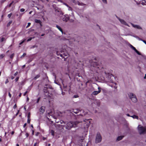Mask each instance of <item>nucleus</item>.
<instances>
[{"instance_id":"nucleus-1","label":"nucleus","mask_w":146,"mask_h":146,"mask_svg":"<svg viewBox=\"0 0 146 146\" xmlns=\"http://www.w3.org/2000/svg\"><path fill=\"white\" fill-rule=\"evenodd\" d=\"M79 123V122L78 121L75 122L70 121L68 122V123H64L65 124H66V125H62V126H65L66 129H69L72 127H76L77 124Z\"/></svg>"},{"instance_id":"nucleus-2","label":"nucleus","mask_w":146,"mask_h":146,"mask_svg":"<svg viewBox=\"0 0 146 146\" xmlns=\"http://www.w3.org/2000/svg\"><path fill=\"white\" fill-rule=\"evenodd\" d=\"M138 130L140 134H143L146 133V127L139 125L138 127Z\"/></svg>"},{"instance_id":"nucleus-3","label":"nucleus","mask_w":146,"mask_h":146,"mask_svg":"<svg viewBox=\"0 0 146 146\" xmlns=\"http://www.w3.org/2000/svg\"><path fill=\"white\" fill-rule=\"evenodd\" d=\"M102 137L100 134L98 133L96 135L95 139V142L96 143H100L102 141Z\"/></svg>"},{"instance_id":"nucleus-4","label":"nucleus","mask_w":146,"mask_h":146,"mask_svg":"<svg viewBox=\"0 0 146 146\" xmlns=\"http://www.w3.org/2000/svg\"><path fill=\"white\" fill-rule=\"evenodd\" d=\"M69 19V17L68 15H63L61 18V19L65 22H67Z\"/></svg>"},{"instance_id":"nucleus-5","label":"nucleus","mask_w":146,"mask_h":146,"mask_svg":"<svg viewBox=\"0 0 146 146\" xmlns=\"http://www.w3.org/2000/svg\"><path fill=\"white\" fill-rule=\"evenodd\" d=\"M114 78V77L112 75H109L107 79H108V81L109 82L113 83V79Z\"/></svg>"},{"instance_id":"nucleus-6","label":"nucleus","mask_w":146,"mask_h":146,"mask_svg":"<svg viewBox=\"0 0 146 146\" xmlns=\"http://www.w3.org/2000/svg\"><path fill=\"white\" fill-rule=\"evenodd\" d=\"M137 4H141L143 5L145 4V1L143 0H134Z\"/></svg>"},{"instance_id":"nucleus-7","label":"nucleus","mask_w":146,"mask_h":146,"mask_svg":"<svg viewBox=\"0 0 146 146\" xmlns=\"http://www.w3.org/2000/svg\"><path fill=\"white\" fill-rule=\"evenodd\" d=\"M98 91H95L92 93V95H96L99 93L101 91V89L100 87L98 88Z\"/></svg>"},{"instance_id":"nucleus-8","label":"nucleus","mask_w":146,"mask_h":146,"mask_svg":"<svg viewBox=\"0 0 146 146\" xmlns=\"http://www.w3.org/2000/svg\"><path fill=\"white\" fill-rule=\"evenodd\" d=\"M119 20L122 24L129 27V26L128 25L126 22L123 19H119Z\"/></svg>"},{"instance_id":"nucleus-9","label":"nucleus","mask_w":146,"mask_h":146,"mask_svg":"<svg viewBox=\"0 0 146 146\" xmlns=\"http://www.w3.org/2000/svg\"><path fill=\"white\" fill-rule=\"evenodd\" d=\"M130 46L131 48L133 49L138 55H141L140 53L135 48V47L131 44L130 45Z\"/></svg>"},{"instance_id":"nucleus-10","label":"nucleus","mask_w":146,"mask_h":146,"mask_svg":"<svg viewBox=\"0 0 146 146\" xmlns=\"http://www.w3.org/2000/svg\"><path fill=\"white\" fill-rule=\"evenodd\" d=\"M45 107L44 106H42L40 109V111L42 113H43L44 111Z\"/></svg>"},{"instance_id":"nucleus-11","label":"nucleus","mask_w":146,"mask_h":146,"mask_svg":"<svg viewBox=\"0 0 146 146\" xmlns=\"http://www.w3.org/2000/svg\"><path fill=\"white\" fill-rule=\"evenodd\" d=\"M128 95L131 100L134 98V96H135L134 94L132 93H129L128 94Z\"/></svg>"},{"instance_id":"nucleus-12","label":"nucleus","mask_w":146,"mask_h":146,"mask_svg":"<svg viewBox=\"0 0 146 146\" xmlns=\"http://www.w3.org/2000/svg\"><path fill=\"white\" fill-rule=\"evenodd\" d=\"M132 26L135 28H137L138 29H141V28L139 26L137 25H134L133 24H131Z\"/></svg>"},{"instance_id":"nucleus-13","label":"nucleus","mask_w":146,"mask_h":146,"mask_svg":"<svg viewBox=\"0 0 146 146\" xmlns=\"http://www.w3.org/2000/svg\"><path fill=\"white\" fill-rule=\"evenodd\" d=\"M56 27L62 34L63 33V31L61 27L58 25H56Z\"/></svg>"},{"instance_id":"nucleus-14","label":"nucleus","mask_w":146,"mask_h":146,"mask_svg":"<svg viewBox=\"0 0 146 146\" xmlns=\"http://www.w3.org/2000/svg\"><path fill=\"white\" fill-rule=\"evenodd\" d=\"M131 100L133 102H136L137 101V99L136 96H134V98H133L132 99H131Z\"/></svg>"},{"instance_id":"nucleus-15","label":"nucleus","mask_w":146,"mask_h":146,"mask_svg":"<svg viewBox=\"0 0 146 146\" xmlns=\"http://www.w3.org/2000/svg\"><path fill=\"white\" fill-rule=\"evenodd\" d=\"M35 22L36 23H39V24H41V22L40 20H38L37 19H35Z\"/></svg>"},{"instance_id":"nucleus-16","label":"nucleus","mask_w":146,"mask_h":146,"mask_svg":"<svg viewBox=\"0 0 146 146\" xmlns=\"http://www.w3.org/2000/svg\"><path fill=\"white\" fill-rule=\"evenodd\" d=\"M130 117H132L133 119H139L138 117L136 115H133L130 116Z\"/></svg>"},{"instance_id":"nucleus-17","label":"nucleus","mask_w":146,"mask_h":146,"mask_svg":"<svg viewBox=\"0 0 146 146\" xmlns=\"http://www.w3.org/2000/svg\"><path fill=\"white\" fill-rule=\"evenodd\" d=\"M80 110L79 109H76L74 110L73 112L74 113L77 114L79 112Z\"/></svg>"},{"instance_id":"nucleus-18","label":"nucleus","mask_w":146,"mask_h":146,"mask_svg":"<svg viewBox=\"0 0 146 146\" xmlns=\"http://www.w3.org/2000/svg\"><path fill=\"white\" fill-rule=\"evenodd\" d=\"M123 136H120L118 137L117 139V141H119L121 140L123 137Z\"/></svg>"},{"instance_id":"nucleus-19","label":"nucleus","mask_w":146,"mask_h":146,"mask_svg":"<svg viewBox=\"0 0 146 146\" xmlns=\"http://www.w3.org/2000/svg\"><path fill=\"white\" fill-rule=\"evenodd\" d=\"M74 3H75L76 4H78V5H83V4H82V3H80L78 2H76V3L75 2H74Z\"/></svg>"},{"instance_id":"nucleus-20","label":"nucleus","mask_w":146,"mask_h":146,"mask_svg":"<svg viewBox=\"0 0 146 146\" xmlns=\"http://www.w3.org/2000/svg\"><path fill=\"white\" fill-rule=\"evenodd\" d=\"M116 84L115 83H113V85L111 86V87H114L115 88H116L117 87L116 86H115L114 85H115Z\"/></svg>"},{"instance_id":"nucleus-21","label":"nucleus","mask_w":146,"mask_h":146,"mask_svg":"<svg viewBox=\"0 0 146 146\" xmlns=\"http://www.w3.org/2000/svg\"><path fill=\"white\" fill-rule=\"evenodd\" d=\"M12 23V21H10L7 24V26L8 27L9 26L10 24Z\"/></svg>"},{"instance_id":"nucleus-22","label":"nucleus","mask_w":146,"mask_h":146,"mask_svg":"<svg viewBox=\"0 0 146 146\" xmlns=\"http://www.w3.org/2000/svg\"><path fill=\"white\" fill-rule=\"evenodd\" d=\"M66 5L68 7V10L69 11L72 10V8L71 7H69L68 5Z\"/></svg>"},{"instance_id":"nucleus-23","label":"nucleus","mask_w":146,"mask_h":146,"mask_svg":"<svg viewBox=\"0 0 146 146\" xmlns=\"http://www.w3.org/2000/svg\"><path fill=\"white\" fill-rule=\"evenodd\" d=\"M39 77L40 75H37L34 78V79L36 80L37 78H38Z\"/></svg>"},{"instance_id":"nucleus-24","label":"nucleus","mask_w":146,"mask_h":146,"mask_svg":"<svg viewBox=\"0 0 146 146\" xmlns=\"http://www.w3.org/2000/svg\"><path fill=\"white\" fill-rule=\"evenodd\" d=\"M103 3L105 4H106L107 3V0H102Z\"/></svg>"},{"instance_id":"nucleus-25","label":"nucleus","mask_w":146,"mask_h":146,"mask_svg":"<svg viewBox=\"0 0 146 146\" xmlns=\"http://www.w3.org/2000/svg\"><path fill=\"white\" fill-rule=\"evenodd\" d=\"M5 55L3 54H2L0 55V59H2L4 57Z\"/></svg>"},{"instance_id":"nucleus-26","label":"nucleus","mask_w":146,"mask_h":146,"mask_svg":"<svg viewBox=\"0 0 146 146\" xmlns=\"http://www.w3.org/2000/svg\"><path fill=\"white\" fill-rule=\"evenodd\" d=\"M54 131L53 130H51V135H54Z\"/></svg>"},{"instance_id":"nucleus-27","label":"nucleus","mask_w":146,"mask_h":146,"mask_svg":"<svg viewBox=\"0 0 146 146\" xmlns=\"http://www.w3.org/2000/svg\"><path fill=\"white\" fill-rule=\"evenodd\" d=\"M34 37H30L27 40V41L29 42L30 40H31Z\"/></svg>"},{"instance_id":"nucleus-28","label":"nucleus","mask_w":146,"mask_h":146,"mask_svg":"<svg viewBox=\"0 0 146 146\" xmlns=\"http://www.w3.org/2000/svg\"><path fill=\"white\" fill-rule=\"evenodd\" d=\"M26 53H24L23 54V55L22 56H21V58H23L26 55Z\"/></svg>"},{"instance_id":"nucleus-29","label":"nucleus","mask_w":146,"mask_h":146,"mask_svg":"<svg viewBox=\"0 0 146 146\" xmlns=\"http://www.w3.org/2000/svg\"><path fill=\"white\" fill-rule=\"evenodd\" d=\"M5 40V38L3 37L1 39V42H2L4 40Z\"/></svg>"},{"instance_id":"nucleus-30","label":"nucleus","mask_w":146,"mask_h":146,"mask_svg":"<svg viewBox=\"0 0 146 146\" xmlns=\"http://www.w3.org/2000/svg\"><path fill=\"white\" fill-rule=\"evenodd\" d=\"M25 39L23 40V41H22L20 43H19V45H21L22 44H23V43H24L25 41Z\"/></svg>"},{"instance_id":"nucleus-31","label":"nucleus","mask_w":146,"mask_h":146,"mask_svg":"<svg viewBox=\"0 0 146 146\" xmlns=\"http://www.w3.org/2000/svg\"><path fill=\"white\" fill-rule=\"evenodd\" d=\"M14 54H12L10 56V58H13V56H14Z\"/></svg>"},{"instance_id":"nucleus-32","label":"nucleus","mask_w":146,"mask_h":146,"mask_svg":"<svg viewBox=\"0 0 146 146\" xmlns=\"http://www.w3.org/2000/svg\"><path fill=\"white\" fill-rule=\"evenodd\" d=\"M30 119L28 118L27 123H30Z\"/></svg>"},{"instance_id":"nucleus-33","label":"nucleus","mask_w":146,"mask_h":146,"mask_svg":"<svg viewBox=\"0 0 146 146\" xmlns=\"http://www.w3.org/2000/svg\"><path fill=\"white\" fill-rule=\"evenodd\" d=\"M31 24V23H28V25H27L26 26V28H27L28 27H29L30 26V25Z\"/></svg>"},{"instance_id":"nucleus-34","label":"nucleus","mask_w":146,"mask_h":146,"mask_svg":"<svg viewBox=\"0 0 146 146\" xmlns=\"http://www.w3.org/2000/svg\"><path fill=\"white\" fill-rule=\"evenodd\" d=\"M136 38H137V39L139 40H142L141 39V38H139V37H137V36H136L135 37Z\"/></svg>"},{"instance_id":"nucleus-35","label":"nucleus","mask_w":146,"mask_h":146,"mask_svg":"<svg viewBox=\"0 0 146 146\" xmlns=\"http://www.w3.org/2000/svg\"><path fill=\"white\" fill-rule=\"evenodd\" d=\"M25 9L23 8L21 9H20V11L22 12L24 11H25Z\"/></svg>"},{"instance_id":"nucleus-36","label":"nucleus","mask_w":146,"mask_h":146,"mask_svg":"<svg viewBox=\"0 0 146 146\" xmlns=\"http://www.w3.org/2000/svg\"><path fill=\"white\" fill-rule=\"evenodd\" d=\"M30 113H29L28 114V115H27L28 118H30Z\"/></svg>"},{"instance_id":"nucleus-37","label":"nucleus","mask_w":146,"mask_h":146,"mask_svg":"<svg viewBox=\"0 0 146 146\" xmlns=\"http://www.w3.org/2000/svg\"><path fill=\"white\" fill-rule=\"evenodd\" d=\"M11 15H12V14L11 13L8 14V17L9 18H10L11 17Z\"/></svg>"},{"instance_id":"nucleus-38","label":"nucleus","mask_w":146,"mask_h":146,"mask_svg":"<svg viewBox=\"0 0 146 146\" xmlns=\"http://www.w3.org/2000/svg\"><path fill=\"white\" fill-rule=\"evenodd\" d=\"M25 135H26V137H28V136H29V134L28 133H26V134H25Z\"/></svg>"},{"instance_id":"nucleus-39","label":"nucleus","mask_w":146,"mask_h":146,"mask_svg":"<svg viewBox=\"0 0 146 146\" xmlns=\"http://www.w3.org/2000/svg\"><path fill=\"white\" fill-rule=\"evenodd\" d=\"M13 3V1L11 3H10L9 5V7H10L11 6L12 3Z\"/></svg>"},{"instance_id":"nucleus-40","label":"nucleus","mask_w":146,"mask_h":146,"mask_svg":"<svg viewBox=\"0 0 146 146\" xmlns=\"http://www.w3.org/2000/svg\"><path fill=\"white\" fill-rule=\"evenodd\" d=\"M19 79V78L18 77H17L15 79V81L16 82H17L18 80Z\"/></svg>"},{"instance_id":"nucleus-41","label":"nucleus","mask_w":146,"mask_h":146,"mask_svg":"<svg viewBox=\"0 0 146 146\" xmlns=\"http://www.w3.org/2000/svg\"><path fill=\"white\" fill-rule=\"evenodd\" d=\"M17 105H16V104H15L13 106V108H14V109H15L16 107H17Z\"/></svg>"},{"instance_id":"nucleus-42","label":"nucleus","mask_w":146,"mask_h":146,"mask_svg":"<svg viewBox=\"0 0 146 146\" xmlns=\"http://www.w3.org/2000/svg\"><path fill=\"white\" fill-rule=\"evenodd\" d=\"M9 82V81L8 79H7L5 82V84H6Z\"/></svg>"},{"instance_id":"nucleus-43","label":"nucleus","mask_w":146,"mask_h":146,"mask_svg":"<svg viewBox=\"0 0 146 146\" xmlns=\"http://www.w3.org/2000/svg\"><path fill=\"white\" fill-rule=\"evenodd\" d=\"M9 96L10 98H11V95L10 92L9 93Z\"/></svg>"},{"instance_id":"nucleus-44","label":"nucleus","mask_w":146,"mask_h":146,"mask_svg":"<svg viewBox=\"0 0 146 146\" xmlns=\"http://www.w3.org/2000/svg\"><path fill=\"white\" fill-rule=\"evenodd\" d=\"M18 74V72H16L15 74H14V75L15 76H16Z\"/></svg>"},{"instance_id":"nucleus-45","label":"nucleus","mask_w":146,"mask_h":146,"mask_svg":"<svg viewBox=\"0 0 146 146\" xmlns=\"http://www.w3.org/2000/svg\"><path fill=\"white\" fill-rule=\"evenodd\" d=\"M27 91H26L24 94H23V95L24 96H25L26 95V94H27Z\"/></svg>"},{"instance_id":"nucleus-46","label":"nucleus","mask_w":146,"mask_h":146,"mask_svg":"<svg viewBox=\"0 0 146 146\" xmlns=\"http://www.w3.org/2000/svg\"><path fill=\"white\" fill-rule=\"evenodd\" d=\"M86 121H87V122H90V121L88 120H88L86 119V121L85 120H84V122H86Z\"/></svg>"},{"instance_id":"nucleus-47","label":"nucleus","mask_w":146,"mask_h":146,"mask_svg":"<svg viewBox=\"0 0 146 146\" xmlns=\"http://www.w3.org/2000/svg\"><path fill=\"white\" fill-rule=\"evenodd\" d=\"M39 133H39V132H37V133H36V134H35V135H36V136H38V134H39Z\"/></svg>"},{"instance_id":"nucleus-48","label":"nucleus","mask_w":146,"mask_h":146,"mask_svg":"<svg viewBox=\"0 0 146 146\" xmlns=\"http://www.w3.org/2000/svg\"><path fill=\"white\" fill-rule=\"evenodd\" d=\"M37 142H36V143H35L34 145V146H37Z\"/></svg>"},{"instance_id":"nucleus-49","label":"nucleus","mask_w":146,"mask_h":146,"mask_svg":"<svg viewBox=\"0 0 146 146\" xmlns=\"http://www.w3.org/2000/svg\"><path fill=\"white\" fill-rule=\"evenodd\" d=\"M40 100V98H38V99H37V103H38V102H39V100Z\"/></svg>"},{"instance_id":"nucleus-50","label":"nucleus","mask_w":146,"mask_h":146,"mask_svg":"<svg viewBox=\"0 0 146 146\" xmlns=\"http://www.w3.org/2000/svg\"><path fill=\"white\" fill-rule=\"evenodd\" d=\"M142 41L146 44V41L144 40H142Z\"/></svg>"},{"instance_id":"nucleus-51","label":"nucleus","mask_w":146,"mask_h":146,"mask_svg":"<svg viewBox=\"0 0 146 146\" xmlns=\"http://www.w3.org/2000/svg\"><path fill=\"white\" fill-rule=\"evenodd\" d=\"M74 98H77L78 97V96L77 95H75L74 96Z\"/></svg>"},{"instance_id":"nucleus-52","label":"nucleus","mask_w":146,"mask_h":146,"mask_svg":"<svg viewBox=\"0 0 146 146\" xmlns=\"http://www.w3.org/2000/svg\"><path fill=\"white\" fill-rule=\"evenodd\" d=\"M26 125H27L26 123H25V124H24L23 125V127H26Z\"/></svg>"},{"instance_id":"nucleus-53","label":"nucleus","mask_w":146,"mask_h":146,"mask_svg":"<svg viewBox=\"0 0 146 146\" xmlns=\"http://www.w3.org/2000/svg\"><path fill=\"white\" fill-rule=\"evenodd\" d=\"M34 131L33 130H32V135H33L34 134Z\"/></svg>"},{"instance_id":"nucleus-54","label":"nucleus","mask_w":146,"mask_h":146,"mask_svg":"<svg viewBox=\"0 0 146 146\" xmlns=\"http://www.w3.org/2000/svg\"><path fill=\"white\" fill-rule=\"evenodd\" d=\"M70 21L71 22H73L74 21V19H71L70 20Z\"/></svg>"},{"instance_id":"nucleus-55","label":"nucleus","mask_w":146,"mask_h":146,"mask_svg":"<svg viewBox=\"0 0 146 146\" xmlns=\"http://www.w3.org/2000/svg\"><path fill=\"white\" fill-rule=\"evenodd\" d=\"M46 139V138L44 137H43L42 138V139L43 140H45Z\"/></svg>"},{"instance_id":"nucleus-56","label":"nucleus","mask_w":146,"mask_h":146,"mask_svg":"<svg viewBox=\"0 0 146 146\" xmlns=\"http://www.w3.org/2000/svg\"><path fill=\"white\" fill-rule=\"evenodd\" d=\"M19 110H18V111L17 112V114H16V115H17L19 113Z\"/></svg>"},{"instance_id":"nucleus-57","label":"nucleus","mask_w":146,"mask_h":146,"mask_svg":"<svg viewBox=\"0 0 146 146\" xmlns=\"http://www.w3.org/2000/svg\"><path fill=\"white\" fill-rule=\"evenodd\" d=\"M14 131H12V132H11V134L12 135H13L14 134Z\"/></svg>"},{"instance_id":"nucleus-58","label":"nucleus","mask_w":146,"mask_h":146,"mask_svg":"<svg viewBox=\"0 0 146 146\" xmlns=\"http://www.w3.org/2000/svg\"><path fill=\"white\" fill-rule=\"evenodd\" d=\"M126 115H127V116L130 117V116H131L130 115H129V114H127Z\"/></svg>"},{"instance_id":"nucleus-59","label":"nucleus","mask_w":146,"mask_h":146,"mask_svg":"<svg viewBox=\"0 0 146 146\" xmlns=\"http://www.w3.org/2000/svg\"><path fill=\"white\" fill-rule=\"evenodd\" d=\"M54 82H55V83L56 84H58V85H59V84H58L57 82H56V81H54Z\"/></svg>"},{"instance_id":"nucleus-60","label":"nucleus","mask_w":146,"mask_h":146,"mask_svg":"<svg viewBox=\"0 0 146 146\" xmlns=\"http://www.w3.org/2000/svg\"><path fill=\"white\" fill-rule=\"evenodd\" d=\"M25 66V65H23V66H22V68H24Z\"/></svg>"},{"instance_id":"nucleus-61","label":"nucleus","mask_w":146,"mask_h":146,"mask_svg":"<svg viewBox=\"0 0 146 146\" xmlns=\"http://www.w3.org/2000/svg\"><path fill=\"white\" fill-rule=\"evenodd\" d=\"M32 12V11H31L29 12V14H30Z\"/></svg>"},{"instance_id":"nucleus-62","label":"nucleus","mask_w":146,"mask_h":146,"mask_svg":"<svg viewBox=\"0 0 146 146\" xmlns=\"http://www.w3.org/2000/svg\"><path fill=\"white\" fill-rule=\"evenodd\" d=\"M12 80L14 78V77L13 76H12L11 78Z\"/></svg>"},{"instance_id":"nucleus-63","label":"nucleus","mask_w":146,"mask_h":146,"mask_svg":"<svg viewBox=\"0 0 146 146\" xmlns=\"http://www.w3.org/2000/svg\"><path fill=\"white\" fill-rule=\"evenodd\" d=\"M21 93H20L19 95V96L21 97Z\"/></svg>"},{"instance_id":"nucleus-64","label":"nucleus","mask_w":146,"mask_h":146,"mask_svg":"<svg viewBox=\"0 0 146 146\" xmlns=\"http://www.w3.org/2000/svg\"><path fill=\"white\" fill-rule=\"evenodd\" d=\"M16 146H19V144H17Z\"/></svg>"}]
</instances>
